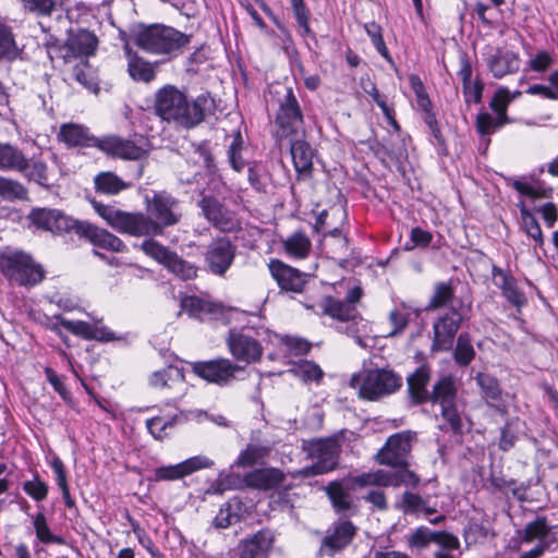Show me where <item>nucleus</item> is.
<instances>
[{"instance_id":"nucleus-26","label":"nucleus","mask_w":558,"mask_h":558,"mask_svg":"<svg viewBox=\"0 0 558 558\" xmlns=\"http://www.w3.org/2000/svg\"><path fill=\"white\" fill-rule=\"evenodd\" d=\"M58 138L68 147H96L99 137L89 133L88 128L76 123H64L60 126Z\"/></svg>"},{"instance_id":"nucleus-57","label":"nucleus","mask_w":558,"mask_h":558,"mask_svg":"<svg viewBox=\"0 0 558 558\" xmlns=\"http://www.w3.org/2000/svg\"><path fill=\"white\" fill-rule=\"evenodd\" d=\"M513 189L521 195L527 196L532 199L536 198H549L553 195L551 187H541L538 185H532L530 183L515 180L512 183Z\"/></svg>"},{"instance_id":"nucleus-31","label":"nucleus","mask_w":558,"mask_h":558,"mask_svg":"<svg viewBox=\"0 0 558 558\" xmlns=\"http://www.w3.org/2000/svg\"><path fill=\"white\" fill-rule=\"evenodd\" d=\"M98 39L94 33L87 29L71 31L66 41L68 49L75 56L94 54Z\"/></svg>"},{"instance_id":"nucleus-52","label":"nucleus","mask_w":558,"mask_h":558,"mask_svg":"<svg viewBox=\"0 0 558 558\" xmlns=\"http://www.w3.org/2000/svg\"><path fill=\"white\" fill-rule=\"evenodd\" d=\"M438 535L425 525H421L407 537L409 547L415 549H424L429 546L430 543H435Z\"/></svg>"},{"instance_id":"nucleus-39","label":"nucleus","mask_w":558,"mask_h":558,"mask_svg":"<svg viewBox=\"0 0 558 558\" xmlns=\"http://www.w3.org/2000/svg\"><path fill=\"white\" fill-rule=\"evenodd\" d=\"M128 71L135 81L150 82L155 78L156 72L154 65L136 53L129 52Z\"/></svg>"},{"instance_id":"nucleus-32","label":"nucleus","mask_w":558,"mask_h":558,"mask_svg":"<svg viewBox=\"0 0 558 558\" xmlns=\"http://www.w3.org/2000/svg\"><path fill=\"white\" fill-rule=\"evenodd\" d=\"M423 310L418 307H412L404 302H401L389 313V322L392 325V329L389 331L388 337H396L401 335L408 327L411 315L420 317Z\"/></svg>"},{"instance_id":"nucleus-34","label":"nucleus","mask_w":558,"mask_h":558,"mask_svg":"<svg viewBox=\"0 0 558 558\" xmlns=\"http://www.w3.org/2000/svg\"><path fill=\"white\" fill-rule=\"evenodd\" d=\"M187 415L183 412L177 413L171 417L155 416L146 421V426L151 436L157 440L168 437V429L173 428L178 424L185 423Z\"/></svg>"},{"instance_id":"nucleus-17","label":"nucleus","mask_w":558,"mask_h":558,"mask_svg":"<svg viewBox=\"0 0 558 558\" xmlns=\"http://www.w3.org/2000/svg\"><path fill=\"white\" fill-rule=\"evenodd\" d=\"M268 269L281 292L302 293L304 291L307 283L306 274L277 258L269 260Z\"/></svg>"},{"instance_id":"nucleus-16","label":"nucleus","mask_w":558,"mask_h":558,"mask_svg":"<svg viewBox=\"0 0 558 558\" xmlns=\"http://www.w3.org/2000/svg\"><path fill=\"white\" fill-rule=\"evenodd\" d=\"M307 450L315 461L311 466L312 474H325L338 464L339 444L333 438L314 439L308 441Z\"/></svg>"},{"instance_id":"nucleus-18","label":"nucleus","mask_w":558,"mask_h":558,"mask_svg":"<svg viewBox=\"0 0 558 558\" xmlns=\"http://www.w3.org/2000/svg\"><path fill=\"white\" fill-rule=\"evenodd\" d=\"M96 148L109 157L122 160H141L147 156V150L142 146L118 135L99 137Z\"/></svg>"},{"instance_id":"nucleus-33","label":"nucleus","mask_w":558,"mask_h":558,"mask_svg":"<svg viewBox=\"0 0 558 558\" xmlns=\"http://www.w3.org/2000/svg\"><path fill=\"white\" fill-rule=\"evenodd\" d=\"M183 368L169 365L166 368L154 372L149 377V385L156 389H172L184 381Z\"/></svg>"},{"instance_id":"nucleus-13","label":"nucleus","mask_w":558,"mask_h":558,"mask_svg":"<svg viewBox=\"0 0 558 558\" xmlns=\"http://www.w3.org/2000/svg\"><path fill=\"white\" fill-rule=\"evenodd\" d=\"M28 218L38 229L57 234L70 232H74L76 234V229H78L81 223V220L73 219L61 210L48 208L33 209Z\"/></svg>"},{"instance_id":"nucleus-21","label":"nucleus","mask_w":558,"mask_h":558,"mask_svg":"<svg viewBox=\"0 0 558 558\" xmlns=\"http://www.w3.org/2000/svg\"><path fill=\"white\" fill-rule=\"evenodd\" d=\"M274 543V532L269 529H262L239 543V558H268Z\"/></svg>"},{"instance_id":"nucleus-11","label":"nucleus","mask_w":558,"mask_h":558,"mask_svg":"<svg viewBox=\"0 0 558 558\" xmlns=\"http://www.w3.org/2000/svg\"><path fill=\"white\" fill-rule=\"evenodd\" d=\"M235 256L236 245L229 238H216L204 253L206 269L215 276L223 277L233 265Z\"/></svg>"},{"instance_id":"nucleus-63","label":"nucleus","mask_w":558,"mask_h":558,"mask_svg":"<svg viewBox=\"0 0 558 558\" xmlns=\"http://www.w3.org/2000/svg\"><path fill=\"white\" fill-rule=\"evenodd\" d=\"M264 448L255 445H247V447L239 454L235 464L242 468L253 466L264 457Z\"/></svg>"},{"instance_id":"nucleus-37","label":"nucleus","mask_w":558,"mask_h":558,"mask_svg":"<svg viewBox=\"0 0 558 558\" xmlns=\"http://www.w3.org/2000/svg\"><path fill=\"white\" fill-rule=\"evenodd\" d=\"M38 509L39 511L32 515V523L37 539L43 544H64V538L62 536L56 535L51 532L44 512V507L38 506Z\"/></svg>"},{"instance_id":"nucleus-47","label":"nucleus","mask_w":558,"mask_h":558,"mask_svg":"<svg viewBox=\"0 0 558 558\" xmlns=\"http://www.w3.org/2000/svg\"><path fill=\"white\" fill-rule=\"evenodd\" d=\"M454 298V289L450 282H437L434 293L425 307V311H435L446 306Z\"/></svg>"},{"instance_id":"nucleus-50","label":"nucleus","mask_w":558,"mask_h":558,"mask_svg":"<svg viewBox=\"0 0 558 558\" xmlns=\"http://www.w3.org/2000/svg\"><path fill=\"white\" fill-rule=\"evenodd\" d=\"M551 527L547 524L545 517H537L534 521L529 522L522 531V541L531 543L535 538L544 539L550 533Z\"/></svg>"},{"instance_id":"nucleus-45","label":"nucleus","mask_w":558,"mask_h":558,"mask_svg":"<svg viewBox=\"0 0 558 558\" xmlns=\"http://www.w3.org/2000/svg\"><path fill=\"white\" fill-rule=\"evenodd\" d=\"M475 357V350L470 333L462 332L457 339L453 349V359L459 366H468Z\"/></svg>"},{"instance_id":"nucleus-7","label":"nucleus","mask_w":558,"mask_h":558,"mask_svg":"<svg viewBox=\"0 0 558 558\" xmlns=\"http://www.w3.org/2000/svg\"><path fill=\"white\" fill-rule=\"evenodd\" d=\"M466 310L462 301L459 305L452 304L433 324L432 352H447L452 350L454 338L466 318Z\"/></svg>"},{"instance_id":"nucleus-43","label":"nucleus","mask_w":558,"mask_h":558,"mask_svg":"<svg viewBox=\"0 0 558 558\" xmlns=\"http://www.w3.org/2000/svg\"><path fill=\"white\" fill-rule=\"evenodd\" d=\"M353 483L360 488L368 486L391 487V470H376L353 476Z\"/></svg>"},{"instance_id":"nucleus-49","label":"nucleus","mask_w":558,"mask_h":558,"mask_svg":"<svg viewBox=\"0 0 558 558\" xmlns=\"http://www.w3.org/2000/svg\"><path fill=\"white\" fill-rule=\"evenodd\" d=\"M364 29L368 37L371 38L372 44L376 48L377 52L385 58L387 62H389L392 66H395V62L392 57L389 53V50L383 38V29L379 24L376 22L366 23L364 25Z\"/></svg>"},{"instance_id":"nucleus-2","label":"nucleus","mask_w":558,"mask_h":558,"mask_svg":"<svg viewBox=\"0 0 558 558\" xmlns=\"http://www.w3.org/2000/svg\"><path fill=\"white\" fill-rule=\"evenodd\" d=\"M215 101L209 93L198 95L190 101L186 95L173 85H166L155 96V111L167 122L192 129L201 124L207 113L213 112Z\"/></svg>"},{"instance_id":"nucleus-24","label":"nucleus","mask_w":558,"mask_h":558,"mask_svg":"<svg viewBox=\"0 0 558 558\" xmlns=\"http://www.w3.org/2000/svg\"><path fill=\"white\" fill-rule=\"evenodd\" d=\"M487 68L495 78H501L508 74H512L520 69L519 54L511 50L495 49L494 52L485 58Z\"/></svg>"},{"instance_id":"nucleus-51","label":"nucleus","mask_w":558,"mask_h":558,"mask_svg":"<svg viewBox=\"0 0 558 558\" xmlns=\"http://www.w3.org/2000/svg\"><path fill=\"white\" fill-rule=\"evenodd\" d=\"M29 181H34L37 184L48 187L50 186L48 177V167L40 159L28 158V168L22 172Z\"/></svg>"},{"instance_id":"nucleus-59","label":"nucleus","mask_w":558,"mask_h":558,"mask_svg":"<svg viewBox=\"0 0 558 558\" xmlns=\"http://www.w3.org/2000/svg\"><path fill=\"white\" fill-rule=\"evenodd\" d=\"M510 90L506 87H500L494 95L493 99L489 102V107L501 119L510 122V119L507 116V108L511 102V98H509Z\"/></svg>"},{"instance_id":"nucleus-30","label":"nucleus","mask_w":558,"mask_h":558,"mask_svg":"<svg viewBox=\"0 0 558 558\" xmlns=\"http://www.w3.org/2000/svg\"><path fill=\"white\" fill-rule=\"evenodd\" d=\"M28 168V158L22 149L10 143H0V170L24 172Z\"/></svg>"},{"instance_id":"nucleus-35","label":"nucleus","mask_w":558,"mask_h":558,"mask_svg":"<svg viewBox=\"0 0 558 558\" xmlns=\"http://www.w3.org/2000/svg\"><path fill=\"white\" fill-rule=\"evenodd\" d=\"M311 248L312 242L303 231H295L283 240V250L292 258H306Z\"/></svg>"},{"instance_id":"nucleus-40","label":"nucleus","mask_w":558,"mask_h":558,"mask_svg":"<svg viewBox=\"0 0 558 558\" xmlns=\"http://www.w3.org/2000/svg\"><path fill=\"white\" fill-rule=\"evenodd\" d=\"M476 385L478 386L483 399L489 403V401H499L501 399V387L498 379L484 372H480L475 376Z\"/></svg>"},{"instance_id":"nucleus-41","label":"nucleus","mask_w":558,"mask_h":558,"mask_svg":"<svg viewBox=\"0 0 558 558\" xmlns=\"http://www.w3.org/2000/svg\"><path fill=\"white\" fill-rule=\"evenodd\" d=\"M409 462L399 465H389L391 468V487L405 486L416 488L421 483V477L414 471L409 469Z\"/></svg>"},{"instance_id":"nucleus-58","label":"nucleus","mask_w":558,"mask_h":558,"mask_svg":"<svg viewBox=\"0 0 558 558\" xmlns=\"http://www.w3.org/2000/svg\"><path fill=\"white\" fill-rule=\"evenodd\" d=\"M242 149H243V138L240 133H238L229 148H228V160L230 162V166L233 170L236 172H241L245 167V160L242 157Z\"/></svg>"},{"instance_id":"nucleus-42","label":"nucleus","mask_w":558,"mask_h":558,"mask_svg":"<svg viewBox=\"0 0 558 558\" xmlns=\"http://www.w3.org/2000/svg\"><path fill=\"white\" fill-rule=\"evenodd\" d=\"M165 267L181 280H191L197 276V267L193 263L183 259L175 252H172Z\"/></svg>"},{"instance_id":"nucleus-3","label":"nucleus","mask_w":558,"mask_h":558,"mask_svg":"<svg viewBox=\"0 0 558 558\" xmlns=\"http://www.w3.org/2000/svg\"><path fill=\"white\" fill-rule=\"evenodd\" d=\"M362 296V288L355 286L348 291L342 300L330 295L324 296L318 307L322 314L340 323H347L345 326H337V331L353 338L361 348H366L363 335L367 333V322L356 308V304L361 301Z\"/></svg>"},{"instance_id":"nucleus-19","label":"nucleus","mask_w":558,"mask_h":558,"mask_svg":"<svg viewBox=\"0 0 558 558\" xmlns=\"http://www.w3.org/2000/svg\"><path fill=\"white\" fill-rule=\"evenodd\" d=\"M356 534V526L350 520L333 522L322 539L320 555L333 556L351 544Z\"/></svg>"},{"instance_id":"nucleus-62","label":"nucleus","mask_w":558,"mask_h":558,"mask_svg":"<svg viewBox=\"0 0 558 558\" xmlns=\"http://www.w3.org/2000/svg\"><path fill=\"white\" fill-rule=\"evenodd\" d=\"M142 250L145 252L146 255L155 258L158 263L162 264L163 266L166 265L167 260L172 254V251H170L169 248L154 240L144 241L142 243Z\"/></svg>"},{"instance_id":"nucleus-5","label":"nucleus","mask_w":558,"mask_h":558,"mask_svg":"<svg viewBox=\"0 0 558 558\" xmlns=\"http://www.w3.org/2000/svg\"><path fill=\"white\" fill-rule=\"evenodd\" d=\"M134 43L147 53L163 56L170 60L182 53L191 43V36L171 26L151 24L136 33Z\"/></svg>"},{"instance_id":"nucleus-60","label":"nucleus","mask_w":558,"mask_h":558,"mask_svg":"<svg viewBox=\"0 0 558 558\" xmlns=\"http://www.w3.org/2000/svg\"><path fill=\"white\" fill-rule=\"evenodd\" d=\"M501 294L518 311H520L527 303V299L519 289L515 278H513L511 282L501 289Z\"/></svg>"},{"instance_id":"nucleus-10","label":"nucleus","mask_w":558,"mask_h":558,"mask_svg":"<svg viewBox=\"0 0 558 558\" xmlns=\"http://www.w3.org/2000/svg\"><path fill=\"white\" fill-rule=\"evenodd\" d=\"M192 371L199 378L218 386H228L238 379L236 374L245 371L244 366L226 357L191 363Z\"/></svg>"},{"instance_id":"nucleus-53","label":"nucleus","mask_w":558,"mask_h":558,"mask_svg":"<svg viewBox=\"0 0 558 558\" xmlns=\"http://www.w3.org/2000/svg\"><path fill=\"white\" fill-rule=\"evenodd\" d=\"M247 180L251 186L258 193H265L268 185L269 174L262 163H253L247 170Z\"/></svg>"},{"instance_id":"nucleus-15","label":"nucleus","mask_w":558,"mask_h":558,"mask_svg":"<svg viewBox=\"0 0 558 558\" xmlns=\"http://www.w3.org/2000/svg\"><path fill=\"white\" fill-rule=\"evenodd\" d=\"M356 488L353 477L332 481L324 488L336 513L349 517L357 512L356 500L352 495Z\"/></svg>"},{"instance_id":"nucleus-12","label":"nucleus","mask_w":558,"mask_h":558,"mask_svg":"<svg viewBox=\"0 0 558 558\" xmlns=\"http://www.w3.org/2000/svg\"><path fill=\"white\" fill-rule=\"evenodd\" d=\"M416 438V433L404 430L391 435L384 447L375 456L376 461L381 465H399L408 461V456L412 449V441Z\"/></svg>"},{"instance_id":"nucleus-6","label":"nucleus","mask_w":558,"mask_h":558,"mask_svg":"<svg viewBox=\"0 0 558 558\" xmlns=\"http://www.w3.org/2000/svg\"><path fill=\"white\" fill-rule=\"evenodd\" d=\"M0 271L9 280L23 287H34L45 278V270L33 257L23 251L0 253Z\"/></svg>"},{"instance_id":"nucleus-8","label":"nucleus","mask_w":558,"mask_h":558,"mask_svg":"<svg viewBox=\"0 0 558 558\" xmlns=\"http://www.w3.org/2000/svg\"><path fill=\"white\" fill-rule=\"evenodd\" d=\"M260 329L254 327H243L240 330L231 329L227 337V345L231 355L238 362H244L246 365L259 362L264 348L257 339L260 336Z\"/></svg>"},{"instance_id":"nucleus-14","label":"nucleus","mask_w":558,"mask_h":558,"mask_svg":"<svg viewBox=\"0 0 558 558\" xmlns=\"http://www.w3.org/2000/svg\"><path fill=\"white\" fill-rule=\"evenodd\" d=\"M203 215L211 226L221 232L230 233L239 229L235 214L213 195H204L198 202Z\"/></svg>"},{"instance_id":"nucleus-4","label":"nucleus","mask_w":558,"mask_h":558,"mask_svg":"<svg viewBox=\"0 0 558 558\" xmlns=\"http://www.w3.org/2000/svg\"><path fill=\"white\" fill-rule=\"evenodd\" d=\"M274 109L272 136L277 142L304 133V113L291 86L279 85L270 92Z\"/></svg>"},{"instance_id":"nucleus-44","label":"nucleus","mask_w":558,"mask_h":558,"mask_svg":"<svg viewBox=\"0 0 558 558\" xmlns=\"http://www.w3.org/2000/svg\"><path fill=\"white\" fill-rule=\"evenodd\" d=\"M22 489L37 504V507L47 499L49 494V485L40 477L38 472H35L32 478L22 483Z\"/></svg>"},{"instance_id":"nucleus-61","label":"nucleus","mask_w":558,"mask_h":558,"mask_svg":"<svg viewBox=\"0 0 558 558\" xmlns=\"http://www.w3.org/2000/svg\"><path fill=\"white\" fill-rule=\"evenodd\" d=\"M441 416L448 424L452 434L461 436L463 434V422L458 411L457 403L450 407L440 408Z\"/></svg>"},{"instance_id":"nucleus-48","label":"nucleus","mask_w":558,"mask_h":558,"mask_svg":"<svg viewBox=\"0 0 558 558\" xmlns=\"http://www.w3.org/2000/svg\"><path fill=\"white\" fill-rule=\"evenodd\" d=\"M395 508L404 514L418 515L425 508V498L418 494L405 490L401 499L395 504Z\"/></svg>"},{"instance_id":"nucleus-29","label":"nucleus","mask_w":558,"mask_h":558,"mask_svg":"<svg viewBox=\"0 0 558 558\" xmlns=\"http://www.w3.org/2000/svg\"><path fill=\"white\" fill-rule=\"evenodd\" d=\"M181 306L189 316L201 322L221 314V307L218 304L196 295L184 298L181 302Z\"/></svg>"},{"instance_id":"nucleus-27","label":"nucleus","mask_w":558,"mask_h":558,"mask_svg":"<svg viewBox=\"0 0 558 558\" xmlns=\"http://www.w3.org/2000/svg\"><path fill=\"white\" fill-rule=\"evenodd\" d=\"M290 153L294 169L300 177H310L313 170L314 150L311 145L301 138L292 137Z\"/></svg>"},{"instance_id":"nucleus-9","label":"nucleus","mask_w":558,"mask_h":558,"mask_svg":"<svg viewBox=\"0 0 558 558\" xmlns=\"http://www.w3.org/2000/svg\"><path fill=\"white\" fill-rule=\"evenodd\" d=\"M402 386V377L391 369L376 368L366 372L360 386V397L369 401L391 395Z\"/></svg>"},{"instance_id":"nucleus-28","label":"nucleus","mask_w":558,"mask_h":558,"mask_svg":"<svg viewBox=\"0 0 558 558\" xmlns=\"http://www.w3.org/2000/svg\"><path fill=\"white\" fill-rule=\"evenodd\" d=\"M284 481L283 473L278 469H262L248 472L244 476L246 486L259 490H271L278 488Z\"/></svg>"},{"instance_id":"nucleus-64","label":"nucleus","mask_w":558,"mask_h":558,"mask_svg":"<svg viewBox=\"0 0 558 558\" xmlns=\"http://www.w3.org/2000/svg\"><path fill=\"white\" fill-rule=\"evenodd\" d=\"M184 472L181 463L173 464V465H166L157 468L154 471L153 477H150L151 481L160 482V481H177L180 478H183Z\"/></svg>"},{"instance_id":"nucleus-56","label":"nucleus","mask_w":558,"mask_h":558,"mask_svg":"<svg viewBox=\"0 0 558 558\" xmlns=\"http://www.w3.org/2000/svg\"><path fill=\"white\" fill-rule=\"evenodd\" d=\"M293 372L299 378H301L305 383H307V381L318 383L324 376V372L319 367V365H317L316 363H314L312 361H307V360H304V361H301L300 363H298L295 365V367L293 368Z\"/></svg>"},{"instance_id":"nucleus-46","label":"nucleus","mask_w":558,"mask_h":558,"mask_svg":"<svg viewBox=\"0 0 558 558\" xmlns=\"http://www.w3.org/2000/svg\"><path fill=\"white\" fill-rule=\"evenodd\" d=\"M28 191L19 181L0 177V198L7 202L27 199Z\"/></svg>"},{"instance_id":"nucleus-22","label":"nucleus","mask_w":558,"mask_h":558,"mask_svg":"<svg viewBox=\"0 0 558 558\" xmlns=\"http://www.w3.org/2000/svg\"><path fill=\"white\" fill-rule=\"evenodd\" d=\"M76 234L88 240L93 245L111 251L124 252L126 246L121 239L88 221H81Z\"/></svg>"},{"instance_id":"nucleus-36","label":"nucleus","mask_w":558,"mask_h":558,"mask_svg":"<svg viewBox=\"0 0 558 558\" xmlns=\"http://www.w3.org/2000/svg\"><path fill=\"white\" fill-rule=\"evenodd\" d=\"M94 183L96 192L106 195H117L130 186L129 183L110 171L98 173L94 179Z\"/></svg>"},{"instance_id":"nucleus-25","label":"nucleus","mask_w":558,"mask_h":558,"mask_svg":"<svg viewBox=\"0 0 558 558\" xmlns=\"http://www.w3.org/2000/svg\"><path fill=\"white\" fill-rule=\"evenodd\" d=\"M458 401V385L456 378L450 375H441L433 384L428 403L440 408L450 407Z\"/></svg>"},{"instance_id":"nucleus-38","label":"nucleus","mask_w":558,"mask_h":558,"mask_svg":"<svg viewBox=\"0 0 558 558\" xmlns=\"http://www.w3.org/2000/svg\"><path fill=\"white\" fill-rule=\"evenodd\" d=\"M21 54L12 28L0 21V61L12 62Z\"/></svg>"},{"instance_id":"nucleus-1","label":"nucleus","mask_w":558,"mask_h":558,"mask_svg":"<svg viewBox=\"0 0 558 558\" xmlns=\"http://www.w3.org/2000/svg\"><path fill=\"white\" fill-rule=\"evenodd\" d=\"M146 210L126 213L111 205L90 199L94 210L114 230L133 236H157L166 228L175 226L182 218L181 203L167 191L153 192L146 195Z\"/></svg>"},{"instance_id":"nucleus-20","label":"nucleus","mask_w":558,"mask_h":558,"mask_svg":"<svg viewBox=\"0 0 558 558\" xmlns=\"http://www.w3.org/2000/svg\"><path fill=\"white\" fill-rule=\"evenodd\" d=\"M432 378V367L424 363L416 367L407 377V393L411 405L416 407L428 403L430 390L428 385Z\"/></svg>"},{"instance_id":"nucleus-55","label":"nucleus","mask_w":558,"mask_h":558,"mask_svg":"<svg viewBox=\"0 0 558 558\" xmlns=\"http://www.w3.org/2000/svg\"><path fill=\"white\" fill-rule=\"evenodd\" d=\"M520 213L522 216L523 228L529 236L534 239L537 244H543V234L539 223L534 215L526 208L523 202L520 203Z\"/></svg>"},{"instance_id":"nucleus-54","label":"nucleus","mask_w":558,"mask_h":558,"mask_svg":"<svg viewBox=\"0 0 558 558\" xmlns=\"http://www.w3.org/2000/svg\"><path fill=\"white\" fill-rule=\"evenodd\" d=\"M507 123L509 122L505 119H501L497 114L494 117L488 112H481L476 117V129L482 135L493 134Z\"/></svg>"},{"instance_id":"nucleus-23","label":"nucleus","mask_w":558,"mask_h":558,"mask_svg":"<svg viewBox=\"0 0 558 558\" xmlns=\"http://www.w3.org/2000/svg\"><path fill=\"white\" fill-rule=\"evenodd\" d=\"M59 324L71 333L86 340L109 342L116 340L114 333L107 327H98L83 320H69L62 316H56Z\"/></svg>"}]
</instances>
